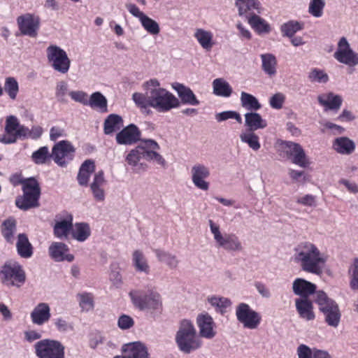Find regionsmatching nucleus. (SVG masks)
<instances>
[{
  "label": "nucleus",
  "mask_w": 358,
  "mask_h": 358,
  "mask_svg": "<svg viewBox=\"0 0 358 358\" xmlns=\"http://www.w3.org/2000/svg\"><path fill=\"white\" fill-rule=\"evenodd\" d=\"M294 252L293 260L302 271L316 275L323 273L329 256L316 245L310 241L301 242Z\"/></svg>",
  "instance_id": "obj_1"
},
{
  "label": "nucleus",
  "mask_w": 358,
  "mask_h": 358,
  "mask_svg": "<svg viewBox=\"0 0 358 358\" xmlns=\"http://www.w3.org/2000/svg\"><path fill=\"white\" fill-rule=\"evenodd\" d=\"M178 350L184 355H189L200 350L203 341L193 324L189 320H182L179 323L174 336Z\"/></svg>",
  "instance_id": "obj_2"
},
{
  "label": "nucleus",
  "mask_w": 358,
  "mask_h": 358,
  "mask_svg": "<svg viewBox=\"0 0 358 358\" xmlns=\"http://www.w3.org/2000/svg\"><path fill=\"white\" fill-rule=\"evenodd\" d=\"M151 108L159 113H166L180 106V100L166 89L161 87L156 78L150 79Z\"/></svg>",
  "instance_id": "obj_3"
},
{
  "label": "nucleus",
  "mask_w": 358,
  "mask_h": 358,
  "mask_svg": "<svg viewBox=\"0 0 358 358\" xmlns=\"http://www.w3.org/2000/svg\"><path fill=\"white\" fill-rule=\"evenodd\" d=\"M23 266L17 261L9 259L0 267V281L6 287L19 288L26 282Z\"/></svg>",
  "instance_id": "obj_4"
},
{
  "label": "nucleus",
  "mask_w": 358,
  "mask_h": 358,
  "mask_svg": "<svg viewBox=\"0 0 358 358\" xmlns=\"http://www.w3.org/2000/svg\"><path fill=\"white\" fill-rule=\"evenodd\" d=\"M23 195L17 197L15 205L23 210H27L39 206L41 188L38 181L34 178L24 179L22 187Z\"/></svg>",
  "instance_id": "obj_5"
},
{
  "label": "nucleus",
  "mask_w": 358,
  "mask_h": 358,
  "mask_svg": "<svg viewBox=\"0 0 358 358\" xmlns=\"http://www.w3.org/2000/svg\"><path fill=\"white\" fill-rule=\"evenodd\" d=\"M45 52L48 62L53 70L62 74L69 72L71 62L64 49L51 44L46 48Z\"/></svg>",
  "instance_id": "obj_6"
},
{
  "label": "nucleus",
  "mask_w": 358,
  "mask_h": 358,
  "mask_svg": "<svg viewBox=\"0 0 358 358\" xmlns=\"http://www.w3.org/2000/svg\"><path fill=\"white\" fill-rule=\"evenodd\" d=\"M209 227L213 238L218 248H223L228 252H241L243 249L238 237L234 234H222L220 227L209 220Z\"/></svg>",
  "instance_id": "obj_7"
},
{
  "label": "nucleus",
  "mask_w": 358,
  "mask_h": 358,
  "mask_svg": "<svg viewBox=\"0 0 358 358\" xmlns=\"http://www.w3.org/2000/svg\"><path fill=\"white\" fill-rule=\"evenodd\" d=\"M34 348L38 358H65V346L58 340L42 339L34 344Z\"/></svg>",
  "instance_id": "obj_8"
},
{
  "label": "nucleus",
  "mask_w": 358,
  "mask_h": 358,
  "mask_svg": "<svg viewBox=\"0 0 358 358\" xmlns=\"http://www.w3.org/2000/svg\"><path fill=\"white\" fill-rule=\"evenodd\" d=\"M129 296L134 306L141 310L159 311L162 309V299L158 293L147 294L141 290H133L129 292Z\"/></svg>",
  "instance_id": "obj_9"
},
{
  "label": "nucleus",
  "mask_w": 358,
  "mask_h": 358,
  "mask_svg": "<svg viewBox=\"0 0 358 358\" xmlns=\"http://www.w3.org/2000/svg\"><path fill=\"white\" fill-rule=\"evenodd\" d=\"M236 317L243 327L248 329H257L262 322L260 313L245 303H241L236 306Z\"/></svg>",
  "instance_id": "obj_10"
},
{
  "label": "nucleus",
  "mask_w": 358,
  "mask_h": 358,
  "mask_svg": "<svg viewBox=\"0 0 358 358\" xmlns=\"http://www.w3.org/2000/svg\"><path fill=\"white\" fill-rule=\"evenodd\" d=\"M76 148L66 140L55 143L52 148L51 157L56 164L66 167L74 158Z\"/></svg>",
  "instance_id": "obj_11"
},
{
  "label": "nucleus",
  "mask_w": 358,
  "mask_h": 358,
  "mask_svg": "<svg viewBox=\"0 0 358 358\" xmlns=\"http://www.w3.org/2000/svg\"><path fill=\"white\" fill-rule=\"evenodd\" d=\"M27 132V127L21 125L15 116L9 115L6 120L5 134L0 136V142L4 144L14 143L17 138L26 136Z\"/></svg>",
  "instance_id": "obj_12"
},
{
  "label": "nucleus",
  "mask_w": 358,
  "mask_h": 358,
  "mask_svg": "<svg viewBox=\"0 0 358 358\" xmlns=\"http://www.w3.org/2000/svg\"><path fill=\"white\" fill-rule=\"evenodd\" d=\"M334 57L338 62L348 66L358 65V53L351 48L345 37L339 39Z\"/></svg>",
  "instance_id": "obj_13"
},
{
  "label": "nucleus",
  "mask_w": 358,
  "mask_h": 358,
  "mask_svg": "<svg viewBox=\"0 0 358 358\" xmlns=\"http://www.w3.org/2000/svg\"><path fill=\"white\" fill-rule=\"evenodd\" d=\"M210 176L209 167L201 163L194 164L191 169V178L194 185L198 189L207 191L210 184L207 179Z\"/></svg>",
  "instance_id": "obj_14"
},
{
  "label": "nucleus",
  "mask_w": 358,
  "mask_h": 358,
  "mask_svg": "<svg viewBox=\"0 0 358 358\" xmlns=\"http://www.w3.org/2000/svg\"><path fill=\"white\" fill-rule=\"evenodd\" d=\"M122 351V355H117L113 358H150L147 346L141 341L124 344Z\"/></svg>",
  "instance_id": "obj_15"
},
{
  "label": "nucleus",
  "mask_w": 358,
  "mask_h": 358,
  "mask_svg": "<svg viewBox=\"0 0 358 358\" xmlns=\"http://www.w3.org/2000/svg\"><path fill=\"white\" fill-rule=\"evenodd\" d=\"M19 29L22 34L31 38L36 37L40 26V18L31 14H26L17 18Z\"/></svg>",
  "instance_id": "obj_16"
},
{
  "label": "nucleus",
  "mask_w": 358,
  "mask_h": 358,
  "mask_svg": "<svg viewBox=\"0 0 358 358\" xmlns=\"http://www.w3.org/2000/svg\"><path fill=\"white\" fill-rule=\"evenodd\" d=\"M196 324L201 338L212 339L216 336V324L208 313L199 314L196 317Z\"/></svg>",
  "instance_id": "obj_17"
},
{
  "label": "nucleus",
  "mask_w": 358,
  "mask_h": 358,
  "mask_svg": "<svg viewBox=\"0 0 358 358\" xmlns=\"http://www.w3.org/2000/svg\"><path fill=\"white\" fill-rule=\"evenodd\" d=\"M283 148L287 155L292 158V162L300 167L305 168L308 165L304 150L299 143L286 141Z\"/></svg>",
  "instance_id": "obj_18"
},
{
  "label": "nucleus",
  "mask_w": 358,
  "mask_h": 358,
  "mask_svg": "<svg viewBox=\"0 0 358 358\" xmlns=\"http://www.w3.org/2000/svg\"><path fill=\"white\" fill-rule=\"evenodd\" d=\"M51 310L48 303L45 302L38 303L30 313L31 322L37 326H42L51 318Z\"/></svg>",
  "instance_id": "obj_19"
},
{
  "label": "nucleus",
  "mask_w": 358,
  "mask_h": 358,
  "mask_svg": "<svg viewBox=\"0 0 358 358\" xmlns=\"http://www.w3.org/2000/svg\"><path fill=\"white\" fill-rule=\"evenodd\" d=\"M106 185V180L105 179L103 171H99L95 173L90 187L94 199L98 202H102L105 200Z\"/></svg>",
  "instance_id": "obj_20"
},
{
  "label": "nucleus",
  "mask_w": 358,
  "mask_h": 358,
  "mask_svg": "<svg viewBox=\"0 0 358 358\" xmlns=\"http://www.w3.org/2000/svg\"><path fill=\"white\" fill-rule=\"evenodd\" d=\"M172 88L177 92L181 103L185 105L196 106L200 104L199 100L196 98L193 91L188 87L180 83H173Z\"/></svg>",
  "instance_id": "obj_21"
},
{
  "label": "nucleus",
  "mask_w": 358,
  "mask_h": 358,
  "mask_svg": "<svg viewBox=\"0 0 358 358\" xmlns=\"http://www.w3.org/2000/svg\"><path fill=\"white\" fill-rule=\"evenodd\" d=\"M69 247L61 242H53L48 249L50 256L56 262H73L74 256L69 253Z\"/></svg>",
  "instance_id": "obj_22"
},
{
  "label": "nucleus",
  "mask_w": 358,
  "mask_h": 358,
  "mask_svg": "<svg viewBox=\"0 0 358 358\" xmlns=\"http://www.w3.org/2000/svg\"><path fill=\"white\" fill-rule=\"evenodd\" d=\"M140 139L138 128L131 124L116 135V141L120 145H131Z\"/></svg>",
  "instance_id": "obj_23"
},
{
  "label": "nucleus",
  "mask_w": 358,
  "mask_h": 358,
  "mask_svg": "<svg viewBox=\"0 0 358 358\" xmlns=\"http://www.w3.org/2000/svg\"><path fill=\"white\" fill-rule=\"evenodd\" d=\"M143 157V146H137L129 151L125 158L128 166L135 173H141L145 170V166L141 162Z\"/></svg>",
  "instance_id": "obj_24"
},
{
  "label": "nucleus",
  "mask_w": 358,
  "mask_h": 358,
  "mask_svg": "<svg viewBox=\"0 0 358 358\" xmlns=\"http://www.w3.org/2000/svg\"><path fill=\"white\" fill-rule=\"evenodd\" d=\"M319 103L324 108L325 110H338L343 102L341 96L333 92H327L320 94L317 96Z\"/></svg>",
  "instance_id": "obj_25"
},
{
  "label": "nucleus",
  "mask_w": 358,
  "mask_h": 358,
  "mask_svg": "<svg viewBox=\"0 0 358 358\" xmlns=\"http://www.w3.org/2000/svg\"><path fill=\"white\" fill-rule=\"evenodd\" d=\"M295 306L299 317L306 321L313 320L315 317L313 303L308 298L295 299Z\"/></svg>",
  "instance_id": "obj_26"
},
{
  "label": "nucleus",
  "mask_w": 358,
  "mask_h": 358,
  "mask_svg": "<svg viewBox=\"0 0 358 358\" xmlns=\"http://www.w3.org/2000/svg\"><path fill=\"white\" fill-rule=\"evenodd\" d=\"M316 285L305 279L298 278L292 283L293 292L301 298H308L315 292Z\"/></svg>",
  "instance_id": "obj_27"
},
{
  "label": "nucleus",
  "mask_w": 358,
  "mask_h": 358,
  "mask_svg": "<svg viewBox=\"0 0 358 358\" xmlns=\"http://www.w3.org/2000/svg\"><path fill=\"white\" fill-rule=\"evenodd\" d=\"M194 37L196 38L200 46L206 51H210L215 45L213 33L210 30L203 28L196 29L194 33Z\"/></svg>",
  "instance_id": "obj_28"
},
{
  "label": "nucleus",
  "mask_w": 358,
  "mask_h": 358,
  "mask_svg": "<svg viewBox=\"0 0 358 358\" xmlns=\"http://www.w3.org/2000/svg\"><path fill=\"white\" fill-rule=\"evenodd\" d=\"M355 143L348 137L336 138L332 143V148L338 154L350 155L355 150Z\"/></svg>",
  "instance_id": "obj_29"
},
{
  "label": "nucleus",
  "mask_w": 358,
  "mask_h": 358,
  "mask_svg": "<svg viewBox=\"0 0 358 358\" xmlns=\"http://www.w3.org/2000/svg\"><path fill=\"white\" fill-rule=\"evenodd\" d=\"M245 125L247 131H257L263 129L267 127V122L263 119L259 113L255 112H248L244 115Z\"/></svg>",
  "instance_id": "obj_30"
},
{
  "label": "nucleus",
  "mask_w": 358,
  "mask_h": 358,
  "mask_svg": "<svg viewBox=\"0 0 358 358\" xmlns=\"http://www.w3.org/2000/svg\"><path fill=\"white\" fill-rule=\"evenodd\" d=\"M315 302L319 306V310L324 315L327 313L338 308V304L323 291L315 293Z\"/></svg>",
  "instance_id": "obj_31"
},
{
  "label": "nucleus",
  "mask_w": 358,
  "mask_h": 358,
  "mask_svg": "<svg viewBox=\"0 0 358 358\" xmlns=\"http://www.w3.org/2000/svg\"><path fill=\"white\" fill-rule=\"evenodd\" d=\"M315 302L319 306V310L324 315L327 313L338 308V304L323 291L315 293Z\"/></svg>",
  "instance_id": "obj_32"
},
{
  "label": "nucleus",
  "mask_w": 358,
  "mask_h": 358,
  "mask_svg": "<svg viewBox=\"0 0 358 358\" xmlns=\"http://www.w3.org/2000/svg\"><path fill=\"white\" fill-rule=\"evenodd\" d=\"M262 69L268 77H274L277 73V59L271 53H264L260 55Z\"/></svg>",
  "instance_id": "obj_33"
},
{
  "label": "nucleus",
  "mask_w": 358,
  "mask_h": 358,
  "mask_svg": "<svg viewBox=\"0 0 358 358\" xmlns=\"http://www.w3.org/2000/svg\"><path fill=\"white\" fill-rule=\"evenodd\" d=\"M95 170L94 162L91 159L85 160L80 166L77 176L80 185L87 186L92 173Z\"/></svg>",
  "instance_id": "obj_34"
},
{
  "label": "nucleus",
  "mask_w": 358,
  "mask_h": 358,
  "mask_svg": "<svg viewBox=\"0 0 358 358\" xmlns=\"http://www.w3.org/2000/svg\"><path fill=\"white\" fill-rule=\"evenodd\" d=\"M207 301L215 309L216 313L221 315L225 314L232 303L229 299L216 295L208 296Z\"/></svg>",
  "instance_id": "obj_35"
},
{
  "label": "nucleus",
  "mask_w": 358,
  "mask_h": 358,
  "mask_svg": "<svg viewBox=\"0 0 358 358\" xmlns=\"http://www.w3.org/2000/svg\"><path fill=\"white\" fill-rule=\"evenodd\" d=\"M73 227V217L69 215L67 219L57 222L54 226V234L59 239H66Z\"/></svg>",
  "instance_id": "obj_36"
},
{
  "label": "nucleus",
  "mask_w": 358,
  "mask_h": 358,
  "mask_svg": "<svg viewBox=\"0 0 358 358\" xmlns=\"http://www.w3.org/2000/svg\"><path fill=\"white\" fill-rule=\"evenodd\" d=\"M91 235V229L89 224L86 222H77L73 225L71 236L73 239L78 242H84Z\"/></svg>",
  "instance_id": "obj_37"
},
{
  "label": "nucleus",
  "mask_w": 358,
  "mask_h": 358,
  "mask_svg": "<svg viewBox=\"0 0 358 358\" xmlns=\"http://www.w3.org/2000/svg\"><path fill=\"white\" fill-rule=\"evenodd\" d=\"M249 24L258 34H268L271 31L270 24L257 14L247 16Z\"/></svg>",
  "instance_id": "obj_38"
},
{
  "label": "nucleus",
  "mask_w": 358,
  "mask_h": 358,
  "mask_svg": "<svg viewBox=\"0 0 358 358\" xmlns=\"http://www.w3.org/2000/svg\"><path fill=\"white\" fill-rule=\"evenodd\" d=\"M123 126L122 117L116 114L109 115L103 123V131L106 135H110Z\"/></svg>",
  "instance_id": "obj_39"
},
{
  "label": "nucleus",
  "mask_w": 358,
  "mask_h": 358,
  "mask_svg": "<svg viewBox=\"0 0 358 358\" xmlns=\"http://www.w3.org/2000/svg\"><path fill=\"white\" fill-rule=\"evenodd\" d=\"M148 85H150V80L145 82L143 84V87L145 90V94L135 92L132 95V99L138 107L142 108H147L148 107H151V103L150 101V95L149 94V90L150 87Z\"/></svg>",
  "instance_id": "obj_40"
},
{
  "label": "nucleus",
  "mask_w": 358,
  "mask_h": 358,
  "mask_svg": "<svg viewBox=\"0 0 358 358\" xmlns=\"http://www.w3.org/2000/svg\"><path fill=\"white\" fill-rule=\"evenodd\" d=\"M16 248L18 255L22 258H29L33 254L31 244L24 234H20L18 235Z\"/></svg>",
  "instance_id": "obj_41"
},
{
  "label": "nucleus",
  "mask_w": 358,
  "mask_h": 358,
  "mask_svg": "<svg viewBox=\"0 0 358 358\" xmlns=\"http://www.w3.org/2000/svg\"><path fill=\"white\" fill-rule=\"evenodd\" d=\"M132 264L137 272L148 274L150 272V266L148 261L141 250H135L132 253Z\"/></svg>",
  "instance_id": "obj_42"
},
{
  "label": "nucleus",
  "mask_w": 358,
  "mask_h": 358,
  "mask_svg": "<svg viewBox=\"0 0 358 358\" xmlns=\"http://www.w3.org/2000/svg\"><path fill=\"white\" fill-rule=\"evenodd\" d=\"M87 105L102 113H106L108 111L107 99L99 92H96L91 94L90 99H88Z\"/></svg>",
  "instance_id": "obj_43"
},
{
  "label": "nucleus",
  "mask_w": 358,
  "mask_h": 358,
  "mask_svg": "<svg viewBox=\"0 0 358 358\" xmlns=\"http://www.w3.org/2000/svg\"><path fill=\"white\" fill-rule=\"evenodd\" d=\"M213 93L219 96L229 97L233 92L232 87L223 78H216L213 81Z\"/></svg>",
  "instance_id": "obj_44"
},
{
  "label": "nucleus",
  "mask_w": 358,
  "mask_h": 358,
  "mask_svg": "<svg viewBox=\"0 0 358 358\" xmlns=\"http://www.w3.org/2000/svg\"><path fill=\"white\" fill-rule=\"evenodd\" d=\"M2 236L10 243H13L16 232V220L13 217L5 220L1 226Z\"/></svg>",
  "instance_id": "obj_45"
},
{
  "label": "nucleus",
  "mask_w": 358,
  "mask_h": 358,
  "mask_svg": "<svg viewBox=\"0 0 358 358\" xmlns=\"http://www.w3.org/2000/svg\"><path fill=\"white\" fill-rule=\"evenodd\" d=\"M154 252L158 260L164 263L170 268L175 269L178 267L179 260L174 254L159 249L155 250Z\"/></svg>",
  "instance_id": "obj_46"
},
{
  "label": "nucleus",
  "mask_w": 358,
  "mask_h": 358,
  "mask_svg": "<svg viewBox=\"0 0 358 358\" xmlns=\"http://www.w3.org/2000/svg\"><path fill=\"white\" fill-rule=\"evenodd\" d=\"M240 100L242 107L250 112L257 111L262 108L258 99L249 93L242 92Z\"/></svg>",
  "instance_id": "obj_47"
},
{
  "label": "nucleus",
  "mask_w": 358,
  "mask_h": 358,
  "mask_svg": "<svg viewBox=\"0 0 358 358\" xmlns=\"http://www.w3.org/2000/svg\"><path fill=\"white\" fill-rule=\"evenodd\" d=\"M242 143L247 144L254 151H257L261 148L259 137L252 131L245 130L240 134Z\"/></svg>",
  "instance_id": "obj_48"
},
{
  "label": "nucleus",
  "mask_w": 358,
  "mask_h": 358,
  "mask_svg": "<svg viewBox=\"0 0 358 358\" xmlns=\"http://www.w3.org/2000/svg\"><path fill=\"white\" fill-rule=\"evenodd\" d=\"M303 29V24L302 22L289 20L283 23L280 27V31L282 36L289 38H292L294 35Z\"/></svg>",
  "instance_id": "obj_49"
},
{
  "label": "nucleus",
  "mask_w": 358,
  "mask_h": 358,
  "mask_svg": "<svg viewBox=\"0 0 358 358\" xmlns=\"http://www.w3.org/2000/svg\"><path fill=\"white\" fill-rule=\"evenodd\" d=\"M243 4L245 6H243V10H241V5L237 6L240 15H245L246 17L251 16L253 14H256L255 11L257 13H261L262 8L258 0H247L243 2Z\"/></svg>",
  "instance_id": "obj_50"
},
{
  "label": "nucleus",
  "mask_w": 358,
  "mask_h": 358,
  "mask_svg": "<svg viewBox=\"0 0 358 358\" xmlns=\"http://www.w3.org/2000/svg\"><path fill=\"white\" fill-rule=\"evenodd\" d=\"M31 160L36 164H45L47 162L52 158L51 153H50L48 146H43L39 148L37 150L34 151L31 156Z\"/></svg>",
  "instance_id": "obj_51"
},
{
  "label": "nucleus",
  "mask_w": 358,
  "mask_h": 358,
  "mask_svg": "<svg viewBox=\"0 0 358 358\" xmlns=\"http://www.w3.org/2000/svg\"><path fill=\"white\" fill-rule=\"evenodd\" d=\"M326 5L325 0H310L308 13L316 18L321 17Z\"/></svg>",
  "instance_id": "obj_52"
},
{
  "label": "nucleus",
  "mask_w": 358,
  "mask_h": 358,
  "mask_svg": "<svg viewBox=\"0 0 358 358\" xmlns=\"http://www.w3.org/2000/svg\"><path fill=\"white\" fill-rule=\"evenodd\" d=\"M4 90L9 98L15 100L19 92V85L17 80L13 77L6 78L4 83Z\"/></svg>",
  "instance_id": "obj_53"
},
{
  "label": "nucleus",
  "mask_w": 358,
  "mask_h": 358,
  "mask_svg": "<svg viewBox=\"0 0 358 358\" xmlns=\"http://www.w3.org/2000/svg\"><path fill=\"white\" fill-rule=\"evenodd\" d=\"M140 22L144 29L151 35H157L160 32L159 24L146 15Z\"/></svg>",
  "instance_id": "obj_54"
},
{
  "label": "nucleus",
  "mask_w": 358,
  "mask_h": 358,
  "mask_svg": "<svg viewBox=\"0 0 358 358\" xmlns=\"http://www.w3.org/2000/svg\"><path fill=\"white\" fill-rule=\"evenodd\" d=\"M68 83L64 80H60L57 83L55 87V97L61 103H66V95L69 94Z\"/></svg>",
  "instance_id": "obj_55"
},
{
  "label": "nucleus",
  "mask_w": 358,
  "mask_h": 358,
  "mask_svg": "<svg viewBox=\"0 0 358 358\" xmlns=\"http://www.w3.org/2000/svg\"><path fill=\"white\" fill-rule=\"evenodd\" d=\"M308 79L312 83H327L329 81V76L323 70L315 68L310 71Z\"/></svg>",
  "instance_id": "obj_56"
},
{
  "label": "nucleus",
  "mask_w": 358,
  "mask_h": 358,
  "mask_svg": "<svg viewBox=\"0 0 358 358\" xmlns=\"http://www.w3.org/2000/svg\"><path fill=\"white\" fill-rule=\"evenodd\" d=\"M80 306L83 310L89 311L94 307V298L92 294L84 292L78 294Z\"/></svg>",
  "instance_id": "obj_57"
},
{
  "label": "nucleus",
  "mask_w": 358,
  "mask_h": 358,
  "mask_svg": "<svg viewBox=\"0 0 358 358\" xmlns=\"http://www.w3.org/2000/svg\"><path fill=\"white\" fill-rule=\"evenodd\" d=\"M215 118L217 122H222L229 119H234L239 124L242 123V118L241 115L234 110H226L221 113H216Z\"/></svg>",
  "instance_id": "obj_58"
},
{
  "label": "nucleus",
  "mask_w": 358,
  "mask_h": 358,
  "mask_svg": "<svg viewBox=\"0 0 358 358\" xmlns=\"http://www.w3.org/2000/svg\"><path fill=\"white\" fill-rule=\"evenodd\" d=\"M324 315L325 322L328 324V325L335 328L338 326L341 316L339 308L335 310H332Z\"/></svg>",
  "instance_id": "obj_59"
},
{
  "label": "nucleus",
  "mask_w": 358,
  "mask_h": 358,
  "mask_svg": "<svg viewBox=\"0 0 358 358\" xmlns=\"http://www.w3.org/2000/svg\"><path fill=\"white\" fill-rule=\"evenodd\" d=\"M285 99V95L282 92L275 93L270 97L269 105L273 109L280 110L282 108Z\"/></svg>",
  "instance_id": "obj_60"
},
{
  "label": "nucleus",
  "mask_w": 358,
  "mask_h": 358,
  "mask_svg": "<svg viewBox=\"0 0 358 358\" xmlns=\"http://www.w3.org/2000/svg\"><path fill=\"white\" fill-rule=\"evenodd\" d=\"M144 159L147 160H153L156 162L158 164L164 166L166 164V162L164 159L162 157V155H160L158 152H156V150H145V147L143 146V157Z\"/></svg>",
  "instance_id": "obj_61"
},
{
  "label": "nucleus",
  "mask_w": 358,
  "mask_h": 358,
  "mask_svg": "<svg viewBox=\"0 0 358 358\" xmlns=\"http://www.w3.org/2000/svg\"><path fill=\"white\" fill-rule=\"evenodd\" d=\"M134 325V319L125 314L121 315L117 320V327L122 330H127Z\"/></svg>",
  "instance_id": "obj_62"
},
{
  "label": "nucleus",
  "mask_w": 358,
  "mask_h": 358,
  "mask_svg": "<svg viewBox=\"0 0 358 358\" xmlns=\"http://www.w3.org/2000/svg\"><path fill=\"white\" fill-rule=\"evenodd\" d=\"M297 203L308 207H315L317 205L316 197L312 194H304L296 197Z\"/></svg>",
  "instance_id": "obj_63"
},
{
  "label": "nucleus",
  "mask_w": 358,
  "mask_h": 358,
  "mask_svg": "<svg viewBox=\"0 0 358 358\" xmlns=\"http://www.w3.org/2000/svg\"><path fill=\"white\" fill-rule=\"evenodd\" d=\"M350 272V287L354 290L358 289V259H355Z\"/></svg>",
  "instance_id": "obj_64"
}]
</instances>
